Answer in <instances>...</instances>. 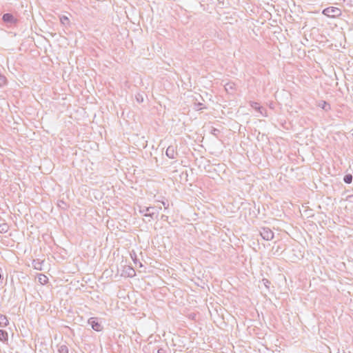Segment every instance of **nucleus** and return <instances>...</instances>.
I'll list each match as a JSON object with an SVG mask.
<instances>
[{
    "instance_id": "obj_4",
    "label": "nucleus",
    "mask_w": 353,
    "mask_h": 353,
    "mask_svg": "<svg viewBox=\"0 0 353 353\" xmlns=\"http://www.w3.org/2000/svg\"><path fill=\"white\" fill-rule=\"evenodd\" d=\"M177 145H169L167 148V150L165 151L166 156L170 159H175L176 156L178 155V152L176 151Z\"/></svg>"
},
{
    "instance_id": "obj_16",
    "label": "nucleus",
    "mask_w": 353,
    "mask_h": 353,
    "mask_svg": "<svg viewBox=\"0 0 353 353\" xmlns=\"http://www.w3.org/2000/svg\"><path fill=\"white\" fill-rule=\"evenodd\" d=\"M60 21L64 26L68 25L70 22L68 17L66 16H61L60 17Z\"/></svg>"
},
{
    "instance_id": "obj_15",
    "label": "nucleus",
    "mask_w": 353,
    "mask_h": 353,
    "mask_svg": "<svg viewBox=\"0 0 353 353\" xmlns=\"http://www.w3.org/2000/svg\"><path fill=\"white\" fill-rule=\"evenodd\" d=\"M58 352L59 353H68V348L66 345H62L59 347Z\"/></svg>"
},
{
    "instance_id": "obj_2",
    "label": "nucleus",
    "mask_w": 353,
    "mask_h": 353,
    "mask_svg": "<svg viewBox=\"0 0 353 353\" xmlns=\"http://www.w3.org/2000/svg\"><path fill=\"white\" fill-rule=\"evenodd\" d=\"M323 14L328 17L334 18L341 15V11L336 7L326 8L323 10Z\"/></svg>"
},
{
    "instance_id": "obj_7",
    "label": "nucleus",
    "mask_w": 353,
    "mask_h": 353,
    "mask_svg": "<svg viewBox=\"0 0 353 353\" xmlns=\"http://www.w3.org/2000/svg\"><path fill=\"white\" fill-rule=\"evenodd\" d=\"M124 275L128 277H133L135 275V271L132 268L127 266L125 268Z\"/></svg>"
},
{
    "instance_id": "obj_6",
    "label": "nucleus",
    "mask_w": 353,
    "mask_h": 353,
    "mask_svg": "<svg viewBox=\"0 0 353 353\" xmlns=\"http://www.w3.org/2000/svg\"><path fill=\"white\" fill-rule=\"evenodd\" d=\"M2 19L4 22L12 23L15 21L14 17L12 14L6 13L3 15Z\"/></svg>"
},
{
    "instance_id": "obj_26",
    "label": "nucleus",
    "mask_w": 353,
    "mask_h": 353,
    "mask_svg": "<svg viewBox=\"0 0 353 353\" xmlns=\"http://www.w3.org/2000/svg\"><path fill=\"white\" fill-rule=\"evenodd\" d=\"M213 131H214L213 134H215V133H216V132H219V130L215 128L213 129Z\"/></svg>"
},
{
    "instance_id": "obj_27",
    "label": "nucleus",
    "mask_w": 353,
    "mask_h": 353,
    "mask_svg": "<svg viewBox=\"0 0 353 353\" xmlns=\"http://www.w3.org/2000/svg\"><path fill=\"white\" fill-rule=\"evenodd\" d=\"M213 131H214L213 134H215V133H216V132H219V130L215 128L213 129Z\"/></svg>"
},
{
    "instance_id": "obj_14",
    "label": "nucleus",
    "mask_w": 353,
    "mask_h": 353,
    "mask_svg": "<svg viewBox=\"0 0 353 353\" xmlns=\"http://www.w3.org/2000/svg\"><path fill=\"white\" fill-rule=\"evenodd\" d=\"M250 105L254 110H263V107L261 106L259 103L252 101L250 102Z\"/></svg>"
},
{
    "instance_id": "obj_21",
    "label": "nucleus",
    "mask_w": 353,
    "mask_h": 353,
    "mask_svg": "<svg viewBox=\"0 0 353 353\" xmlns=\"http://www.w3.org/2000/svg\"><path fill=\"white\" fill-rule=\"evenodd\" d=\"M262 283H263V285L267 288H269V285L270 284V282L268 281V279H262Z\"/></svg>"
},
{
    "instance_id": "obj_19",
    "label": "nucleus",
    "mask_w": 353,
    "mask_h": 353,
    "mask_svg": "<svg viewBox=\"0 0 353 353\" xmlns=\"http://www.w3.org/2000/svg\"><path fill=\"white\" fill-rule=\"evenodd\" d=\"M47 280L48 279L45 275L41 274L39 277V281L42 284L46 283L47 282Z\"/></svg>"
},
{
    "instance_id": "obj_18",
    "label": "nucleus",
    "mask_w": 353,
    "mask_h": 353,
    "mask_svg": "<svg viewBox=\"0 0 353 353\" xmlns=\"http://www.w3.org/2000/svg\"><path fill=\"white\" fill-rule=\"evenodd\" d=\"M7 79L5 76L0 74V87H3L6 84Z\"/></svg>"
},
{
    "instance_id": "obj_23",
    "label": "nucleus",
    "mask_w": 353,
    "mask_h": 353,
    "mask_svg": "<svg viewBox=\"0 0 353 353\" xmlns=\"http://www.w3.org/2000/svg\"><path fill=\"white\" fill-rule=\"evenodd\" d=\"M257 111L262 115V116H266L265 114V108H263V110H257Z\"/></svg>"
},
{
    "instance_id": "obj_10",
    "label": "nucleus",
    "mask_w": 353,
    "mask_h": 353,
    "mask_svg": "<svg viewBox=\"0 0 353 353\" xmlns=\"http://www.w3.org/2000/svg\"><path fill=\"white\" fill-rule=\"evenodd\" d=\"M9 322L7 316L3 314H0V326L6 327L8 325Z\"/></svg>"
},
{
    "instance_id": "obj_5",
    "label": "nucleus",
    "mask_w": 353,
    "mask_h": 353,
    "mask_svg": "<svg viewBox=\"0 0 353 353\" xmlns=\"http://www.w3.org/2000/svg\"><path fill=\"white\" fill-rule=\"evenodd\" d=\"M88 324L90 325L92 328L97 332H100L102 330V326L99 323L97 318H94V317L90 318L88 319Z\"/></svg>"
},
{
    "instance_id": "obj_17",
    "label": "nucleus",
    "mask_w": 353,
    "mask_h": 353,
    "mask_svg": "<svg viewBox=\"0 0 353 353\" xmlns=\"http://www.w3.org/2000/svg\"><path fill=\"white\" fill-rule=\"evenodd\" d=\"M33 266L34 269L41 270V263L39 261H33Z\"/></svg>"
},
{
    "instance_id": "obj_3",
    "label": "nucleus",
    "mask_w": 353,
    "mask_h": 353,
    "mask_svg": "<svg viewBox=\"0 0 353 353\" xmlns=\"http://www.w3.org/2000/svg\"><path fill=\"white\" fill-rule=\"evenodd\" d=\"M259 232L264 240L270 241L274 238V232L269 228H261Z\"/></svg>"
},
{
    "instance_id": "obj_24",
    "label": "nucleus",
    "mask_w": 353,
    "mask_h": 353,
    "mask_svg": "<svg viewBox=\"0 0 353 353\" xmlns=\"http://www.w3.org/2000/svg\"><path fill=\"white\" fill-rule=\"evenodd\" d=\"M161 203H162V204H163V205L165 209H168V208L169 204L168 203H166L165 201H162Z\"/></svg>"
},
{
    "instance_id": "obj_12",
    "label": "nucleus",
    "mask_w": 353,
    "mask_h": 353,
    "mask_svg": "<svg viewBox=\"0 0 353 353\" xmlns=\"http://www.w3.org/2000/svg\"><path fill=\"white\" fill-rule=\"evenodd\" d=\"M9 225L7 223L0 224V233H6L8 231Z\"/></svg>"
},
{
    "instance_id": "obj_22",
    "label": "nucleus",
    "mask_w": 353,
    "mask_h": 353,
    "mask_svg": "<svg viewBox=\"0 0 353 353\" xmlns=\"http://www.w3.org/2000/svg\"><path fill=\"white\" fill-rule=\"evenodd\" d=\"M157 353H167V350L161 347L157 350Z\"/></svg>"
},
{
    "instance_id": "obj_8",
    "label": "nucleus",
    "mask_w": 353,
    "mask_h": 353,
    "mask_svg": "<svg viewBox=\"0 0 353 353\" xmlns=\"http://www.w3.org/2000/svg\"><path fill=\"white\" fill-rule=\"evenodd\" d=\"M318 106L321 108L325 111L327 112L331 109L330 105L325 101H321L318 103Z\"/></svg>"
},
{
    "instance_id": "obj_9",
    "label": "nucleus",
    "mask_w": 353,
    "mask_h": 353,
    "mask_svg": "<svg viewBox=\"0 0 353 353\" xmlns=\"http://www.w3.org/2000/svg\"><path fill=\"white\" fill-rule=\"evenodd\" d=\"M225 89L227 92L232 93L235 90V84L230 82L225 85Z\"/></svg>"
},
{
    "instance_id": "obj_1",
    "label": "nucleus",
    "mask_w": 353,
    "mask_h": 353,
    "mask_svg": "<svg viewBox=\"0 0 353 353\" xmlns=\"http://www.w3.org/2000/svg\"><path fill=\"white\" fill-rule=\"evenodd\" d=\"M154 207H141L139 206V212L145 217H150L152 219H157L158 216L159 211H154Z\"/></svg>"
},
{
    "instance_id": "obj_11",
    "label": "nucleus",
    "mask_w": 353,
    "mask_h": 353,
    "mask_svg": "<svg viewBox=\"0 0 353 353\" xmlns=\"http://www.w3.org/2000/svg\"><path fill=\"white\" fill-rule=\"evenodd\" d=\"M8 339V332L5 330H0V341L5 342L7 341Z\"/></svg>"
},
{
    "instance_id": "obj_13",
    "label": "nucleus",
    "mask_w": 353,
    "mask_h": 353,
    "mask_svg": "<svg viewBox=\"0 0 353 353\" xmlns=\"http://www.w3.org/2000/svg\"><path fill=\"white\" fill-rule=\"evenodd\" d=\"M352 175L350 174H345L343 178V181L345 183L350 184L352 181Z\"/></svg>"
},
{
    "instance_id": "obj_20",
    "label": "nucleus",
    "mask_w": 353,
    "mask_h": 353,
    "mask_svg": "<svg viewBox=\"0 0 353 353\" xmlns=\"http://www.w3.org/2000/svg\"><path fill=\"white\" fill-rule=\"evenodd\" d=\"M136 99L138 103H142L143 101V97L141 94H138L136 95Z\"/></svg>"
},
{
    "instance_id": "obj_25",
    "label": "nucleus",
    "mask_w": 353,
    "mask_h": 353,
    "mask_svg": "<svg viewBox=\"0 0 353 353\" xmlns=\"http://www.w3.org/2000/svg\"><path fill=\"white\" fill-rule=\"evenodd\" d=\"M196 105H197L198 110L202 109V108H200V106L202 105V103H199L198 104H196Z\"/></svg>"
}]
</instances>
